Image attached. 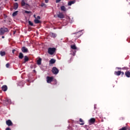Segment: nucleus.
Instances as JSON below:
<instances>
[{"instance_id":"10","label":"nucleus","mask_w":130,"mask_h":130,"mask_svg":"<svg viewBox=\"0 0 130 130\" xmlns=\"http://www.w3.org/2000/svg\"><path fill=\"white\" fill-rule=\"evenodd\" d=\"M119 130H130V128L128 126L122 127V128H120Z\"/></svg>"},{"instance_id":"36","label":"nucleus","mask_w":130,"mask_h":130,"mask_svg":"<svg viewBox=\"0 0 130 130\" xmlns=\"http://www.w3.org/2000/svg\"><path fill=\"white\" fill-rule=\"evenodd\" d=\"M45 2L46 4H47V3H48V0H45Z\"/></svg>"},{"instance_id":"6","label":"nucleus","mask_w":130,"mask_h":130,"mask_svg":"<svg viewBox=\"0 0 130 130\" xmlns=\"http://www.w3.org/2000/svg\"><path fill=\"white\" fill-rule=\"evenodd\" d=\"M21 51L24 53H27V52H28V48H26V47H22L21 48Z\"/></svg>"},{"instance_id":"35","label":"nucleus","mask_w":130,"mask_h":130,"mask_svg":"<svg viewBox=\"0 0 130 130\" xmlns=\"http://www.w3.org/2000/svg\"><path fill=\"white\" fill-rule=\"evenodd\" d=\"M121 74L122 76H123V75H124V73H123V72H121Z\"/></svg>"},{"instance_id":"33","label":"nucleus","mask_w":130,"mask_h":130,"mask_svg":"<svg viewBox=\"0 0 130 130\" xmlns=\"http://www.w3.org/2000/svg\"><path fill=\"white\" fill-rule=\"evenodd\" d=\"M37 20H40V16H37Z\"/></svg>"},{"instance_id":"23","label":"nucleus","mask_w":130,"mask_h":130,"mask_svg":"<svg viewBox=\"0 0 130 130\" xmlns=\"http://www.w3.org/2000/svg\"><path fill=\"white\" fill-rule=\"evenodd\" d=\"M79 121L80 122H81L80 124H81V125H84V121L82 119V118H80Z\"/></svg>"},{"instance_id":"27","label":"nucleus","mask_w":130,"mask_h":130,"mask_svg":"<svg viewBox=\"0 0 130 130\" xmlns=\"http://www.w3.org/2000/svg\"><path fill=\"white\" fill-rule=\"evenodd\" d=\"M28 24L30 26H33V23L31 21H28Z\"/></svg>"},{"instance_id":"28","label":"nucleus","mask_w":130,"mask_h":130,"mask_svg":"<svg viewBox=\"0 0 130 130\" xmlns=\"http://www.w3.org/2000/svg\"><path fill=\"white\" fill-rule=\"evenodd\" d=\"M41 7H44V8H46V5H45L44 3H42Z\"/></svg>"},{"instance_id":"5","label":"nucleus","mask_w":130,"mask_h":130,"mask_svg":"<svg viewBox=\"0 0 130 130\" xmlns=\"http://www.w3.org/2000/svg\"><path fill=\"white\" fill-rule=\"evenodd\" d=\"M53 81V77H47V82L49 84L51 83Z\"/></svg>"},{"instance_id":"26","label":"nucleus","mask_w":130,"mask_h":130,"mask_svg":"<svg viewBox=\"0 0 130 130\" xmlns=\"http://www.w3.org/2000/svg\"><path fill=\"white\" fill-rule=\"evenodd\" d=\"M51 37H53V38H55V37H56V34L55 33L52 32Z\"/></svg>"},{"instance_id":"15","label":"nucleus","mask_w":130,"mask_h":130,"mask_svg":"<svg viewBox=\"0 0 130 130\" xmlns=\"http://www.w3.org/2000/svg\"><path fill=\"white\" fill-rule=\"evenodd\" d=\"M115 75H116V76H120V75H121V71H116L114 73Z\"/></svg>"},{"instance_id":"37","label":"nucleus","mask_w":130,"mask_h":130,"mask_svg":"<svg viewBox=\"0 0 130 130\" xmlns=\"http://www.w3.org/2000/svg\"><path fill=\"white\" fill-rule=\"evenodd\" d=\"M14 51H16V50L14 49V50H12V52H13V53H14Z\"/></svg>"},{"instance_id":"20","label":"nucleus","mask_w":130,"mask_h":130,"mask_svg":"<svg viewBox=\"0 0 130 130\" xmlns=\"http://www.w3.org/2000/svg\"><path fill=\"white\" fill-rule=\"evenodd\" d=\"M19 58L20 59H23V57H24V55L22 53H19V56H18Z\"/></svg>"},{"instance_id":"29","label":"nucleus","mask_w":130,"mask_h":130,"mask_svg":"<svg viewBox=\"0 0 130 130\" xmlns=\"http://www.w3.org/2000/svg\"><path fill=\"white\" fill-rule=\"evenodd\" d=\"M6 68H10V63H7L6 64Z\"/></svg>"},{"instance_id":"2","label":"nucleus","mask_w":130,"mask_h":130,"mask_svg":"<svg viewBox=\"0 0 130 130\" xmlns=\"http://www.w3.org/2000/svg\"><path fill=\"white\" fill-rule=\"evenodd\" d=\"M59 72V70H58L56 67H53L52 69V73L54 74V75H57Z\"/></svg>"},{"instance_id":"12","label":"nucleus","mask_w":130,"mask_h":130,"mask_svg":"<svg viewBox=\"0 0 130 130\" xmlns=\"http://www.w3.org/2000/svg\"><path fill=\"white\" fill-rule=\"evenodd\" d=\"M76 3V0H73L71 1H69L68 2V6H72V5H74Z\"/></svg>"},{"instance_id":"39","label":"nucleus","mask_w":130,"mask_h":130,"mask_svg":"<svg viewBox=\"0 0 130 130\" xmlns=\"http://www.w3.org/2000/svg\"><path fill=\"white\" fill-rule=\"evenodd\" d=\"M2 38H5V37H4V36H2Z\"/></svg>"},{"instance_id":"30","label":"nucleus","mask_w":130,"mask_h":130,"mask_svg":"<svg viewBox=\"0 0 130 130\" xmlns=\"http://www.w3.org/2000/svg\"><path fill=\"white\" fill-rule=\"evenodd\" d=\"M25 14H30L31 13V11H25Z\"/></svg>"},{"instance_id":"16","label":"nucleus","mask_w":130,"mask_h":130,"mask_svg":"<svg viewBox=\"0 0 130 130\" xmlns=\"http://www.w3.org/2000/svg\"><path fill=\"white\" fill-rule=\"evenodd\" d=\"M125 75L127 78H130V72L129 71H126L125 72Z\"/></svg>"},{"instance_id":"24","label":"nucleus","mask_w":130,"mask_h":130,"mask_svg":"<svg viewBox=\"0 0 130 130\" xmlns=\"http://www.w3.org/2000/svg\"><path fill=\"white\" fill-rule=\"evenodd\" d=\"M71 48H72V49L76 50L77 49V47H76V45H72L71 46Z\"/></svg>"},{"instance_id":"18","label":"nucleus","mask_w":130,"mask_h":130,"mask_svg":"<svg viewBox=\"0 0 130 130\" xmlns=\"http://www.w3.org/2000/svg\"><path fill=\"white\" fill-rule=\"evenodd\" d=\"M55 59L52 58L51 60L49 61V63H51V64H53V63H55Z\"/></svg>"},{"instance_id":"42","label":"nucleus","mask_w":130,"mask_h":130,"mask_svg":"<svg viewBox=\"0 0 130 130\" xmlns=\"http://www.w3.org/2000/svg\"><path fill=\"white\" fill-rule=\"evenodd\" d=\"M0 10H1V7H0Z\"/></svg>"},{"instance_id":"14","label":"nucleus","mask_w":130,"mask_h":130,"mask_svg":"<svg viewBox=\"0 0 130 130\" xmlns=\"http://www.w3.org/2000/svg\"><path fill=\"white\" fill-rule=\"evenodd\" d=\"M18 8H19V5L18 4V3H15L14 4L13 9H14V10H17V9H18Z\"/></svg>"},{"instance_id":"21","label":"nucleus","mask_w":130,"mask_h":130,"mask_svg":"<svg viewBox=\"0 0 130 130\" xmlns=\"http://www.w3.org/2000/svg\"><path fill=\"white\" fill-rule=\"evenodd\" d=\"M34 22L36 24H40L41 23V21L37 19H35Z\"/></svg>"},{"instance_id":"31","label":"nucleus","mask_w":130,"mask_h":130,"mask_svg":"<svg viewBox=\"0 0 130 130\" xmlns=\"http://www.w3.org/2000/svg\"><path fill=\"white\" fill-rule=\"evenodd\" d=\"M76 35H77V37L78 38H79V37H80V36H81V35H79V32L76 33Z\"/></svg>"},{"instance_id":"19","label":"nucleus","mask_w":130,"mask_h":130,"mask_svg":"<svg viewBox=\"0 0 130 130\" xmlns=\"http://www.w3.org/2000/svg\"><path fill=\"white\" fill-rule=\"evenodd\" d=\"M42 60V59H41V58H39L37 60V64H38L39 66H40V64H41Z\"/></svg>"},{"instance_id":"7","label":"nucleus","mask_w":130,"mask_h":130,"mask_svg":"<svg viewBox=\"0 0 130 130\" xmlns=\"http://www.w3.org/2000/svg\"><path fill=\"white\" fill-rule=\"evenodd\" d=\"M58 18H60V19H63L64 18V15L62 13L59 12L58 14H57Z\"/></svg>"},{"instance_id":"11","label":"nucleus","mask_w":130,"mask_h":130,"mask_svg":"<svg viewBox=\"0 0 130 130\" xmlns=\"http://www.w3.org/2000/svg\"><path fill=\"white\" fill-rule=\"evenodd\" d=\"M2 89L4 92H6V91H7L8 90V86L7 85H3L2 87Z\"/></svg>"},{"instance_id":"41","label":"nucleus","mask_w":130,"mask_h":130,"mask_svg":"<svg viewBox=\"0 0 130 130\" xmlns=\"http://www.w3.org/2000/svg\"><path fill=\"white\" fill-rule=\"evenodd\" d=\"M6 101H9V100H7Z\"/></svg>"},{"instance_id":"22","label":"nucleus","mask_w":130,"mask_h":130,"mask_svg":"<svg viewBox=\"0 0 130 130\" xmlns=\"http://www.w3.org/2000/svg\"><path fill=\"white\" fill-rule=\"evenodd\" d=\"M0 55H1V56H5V55H6V52L1 51L0 52Z\"/></svg>"},{"instance_id":"4","label":"nucleus","mask_w":130,"mask_h":130,"mask_svg":"<svg viewBox=\"0 0 130 130\" xmlns=\"http://www.w3.org/2000/svg\"><path fill=\"white\" fill-rule=\"evenodd\" d=\"M21 6L25 7V8H24V9H27V8H28V7H29V5H28L27 4H26V3H25V1L22 0L21 1Z\"/></svg>"},{"instance_id":"17","label":"nucleus","mask_w":130,"mask_h":130,"mask_svg":"<svg viewBox=\"0 0 130 130\" xmlns=\"http://www.w3.org/2000/svg\"><path fill=\"white\" fill-rule=\"evenodd\" d=\"M60 10L63 12H66V11H67V8H66V7H64V6H61Z\"/></svg>"},{"instance_id":"3","label":"nucleus","mask_w":130,"mask_h":130,"mask_svg":"<svg viewBox=\"0 0 130 130\" xmlns=\"http://www.w3.org/2000/svg\"><path fill=\"white\" fill-rule=\"evenodd\" d=\"M5 32H8V29L5 27H2L0 29V33L2 35H4Z\"/></svg>"},{"instance_id":"38","label":"nucleus","mask_w":130,"mask_h":130,"mask_svg":"<svg viewBox=\"0 0 130 130\" xmlns=\"http://www.w3.org/2000/svg\"><path fill=\"white\" fill-rule=\"evenodd\" d=\"M34 18H35L36 19V15H34Z\"/></svg>"},{"instance_id":"13","label":"nucleus","mask_w":130,"mask_h":130,"mask_svg":"<svg viewBox=\"0 0 130 130\" xmlns=\"http://www.w3.org/2000/svg\"><path fill=\"white\" fill-rule=\"evenodd\" d=\"M29 61V57H28V56H25L24 58L23 63H26V62H27V61Z\"/></svg>"},{"instance_id":"34","label":"nucleus","mask_w":130,"mask_h":130,"mask_svg":"<svg viewBox=\"0 0 130 130\" xmlns=\"http://www.w3.org/2000/svg\"><path fill=\"white\" fill-rule=\"evenodd\" d=\"M6 130H11V128H10V127H7L6 128Z\"/></svg>"},{"instance_id":"25","label":"nucleus","mask_w":130,"mask_h":130,"mask_svg":"<svg viewBox=\"0 0 130 130\" xmlns=\"http://www.w3.org/2000/svg\"><path fill=\"white\" fill-rule=\"evenodd\" d=\"M18 11H15V12L12 14L13 17H16V16H17V15H18Z\"/></svg>"},{"instance_id":"9","label":"nucleus","mask_w":130,"mask_h":130,"mask_svg":"<svg viewBox=\"0 0 130 130\" xmlns=\"http://www.w3.org/2000/svg\"><path fill=\"white\" fill-rule=\"evenodd\" d=\"M6 124L8 125V126H12V125H13V122H12L11 120H8L6 121Z\"/></svg>"},{"instance_id":"1","label":"nucleus","mask_w":130,"mask_h":130,"mask_svg":"<svg viewBox=\"0 0 130 130\" xmlns=\"http://www.w3.org/2000/svg\"><path fill=\"white\" fill-rule=\"evenodd\" d=\"M56 51V49L55 48H49L48 49V53L50 55H52L54 54V52Z\"/></svg>"},{"instance_id":"32","label":"nucleus","mask_w":130,"mask_h":130,"mask_svg":"<svg viewBox=\"0 0 130 130\" xmlns=\"http://www.w3.org/2000/svg\"><path fill=\"white\" fill-rule=\"evenodd\" d=\"M61 0H56V4H58V3H59Z\"/></svg>"},{"instance_id":"40","label":"nucleus","mask_w":130,"mask_h":130,"mask_svg":"<svg viewBox=\"0 0 130 130\" xmlns=\"http://www.w3.org/2000/svg\"><path fill=\"white\" fill-rule=\"evenodd\" d=\"M15 1V2H17L18 0H14Z\"/></svg>"},{"instance_id":"8","label":"nucleus","mask_w":130,"mask_h":130,"mask_svg":"<svg viewBox=\"0 0 130 130\" xmlns=\"http://www.w3.org/2000/svg\"><path fill=\"white\" fill-rule=\"evenodd\" d=\"M95 121H96V119L94 118H91L89 120V122L90 124H93V123H95Z\"/></svg>"}]
</instances>
